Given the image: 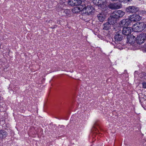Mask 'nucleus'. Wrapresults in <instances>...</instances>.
Segmentation results:
<instances>
[{
  "mask_svg": "<svg viewBox=\"0 0 146 146\" xmlns=\"http://www.w3.org/2000/svg\"><path fill=\"white\" fill-rule=\"evenodd\" d=\"M145 35L143 34H141L138 36L136 38L137 42L139 44H141L144 43L145 40Z\"/></svg>",
  "mask_w": 146,
  "mask_h": 146,
  "instance_id": "423d86ee",
  "label": "nucleus"
},
{
  "mask_svg": "<svg viewBox=\"0 0 146 146\" xmlns=\"http://www.w3.org/2000/svg\"><path fill=\"white\" fill-rule=\"evenodd\" d=\"M137 25H138L139 28L140 29V30L141 31L144 29L146 26L145 24L143 22L137 23Z\"/></svg>",
  "mask_w": 146,
  "mask_h": 146,
  "instance_id": "4468645a",
  "label": "nucleus"
},
{
  "mask_svg": "<svg viewBox=\"0 0 146 146\" xmlns=\"http://www.w3.org/2000/svg\"><path fill=\"white\" fill-rule=\"evenodd\" d=\"M129 19L131 22H135L140 21L141 19V17L139 15L134 14L130 16Z\"/></svg>",
  "mask_w": 146,
  "mask_h": 146,
  "instance_id": "0eeeda50",
  "label": "nucleus"
},
{
  "mask_svg": "<svg viewBox=\"0 0 146 146\" xmlns=\"http://www.w3.org/2000/svg\"><path fill=\"white\" fill-rule=\"evenodd\" d=\"M76 2L75 3V5L79 6L80 5L81 3V1L80 0H75Z\"/></svg>",
  "mask_w": 146,
  "mask_h": 146,
  "instance_id": "412c9836",
  "label": "nucleus"
},
{
  "mask_svg": "<svg viewBox=\"0 0 146 146\" xmlns=\"http://www.w3.org/2000/svg\"><path fill=\"white\" fill-rule=\"evenodd\" d=\"M117 20V19L116 18L112 16V15H111L110 17L108 19V22L110 25H113L116 23Z\"/></svg>",
  "mask_w": 146,
  "mask_h": 146,
  "instance_id": "9b49d317",
  "label": "nucleus"
},
{
  "mask_svg": "<svg viewBox=\"0 0 146 146\" xmlns=\"http://www.w3.org/2000/svg\"><path fill=\"white\" fill-rule=\"evenodd\" d=\"M145 37H146V34H145Z\"/></svg>",
  "mask_w": 146,
  "mask_h": 146,
  "instance_id": "393cba45",
  "label": "nucleus"
},
{
  "mask_svg": "<svg viewBox=\"0 0 146 146\" xmlns=\"http://www.w3.org/2000/svg\"><path fill=\"white\" fill-rule=\"evenodd\" d=\"M132 31V28L131 27H124L123 29L122 33L125 35H128Z\"/></svg>",
  "mask_w": 146,
  "mask_h": 146,
  "instance_id": "6e6552de",
  "label": "nucleus"
},
{
  "mask_svg": "<svg viewBox=\"0 0 146 146\" xmlns=\"http://www.w3.org/2000/svg\"><path fill=\"white\" fill-rule=\"evenodd\" d=\"M106 9L108 7L112 9H120L121 7V5L120 3H110Z\"/></svg>",
  "mask_w": 146,
  "mask_h": 146,
  "instance_id": "20e7f679",
  "label": "nucleus"
},
{
  "mask_svg": "<svg viewBox=\"0 0 146 146\" xmlns=\"http://www.w3.org/2000/svg\"><path fill=\"white\" fill-rule=\"evenodd\" d=\"M121 25L122 26H128L130 23V20L129 19H123L121 22Z\"/></svg>",
  "mask_w": 146,
  "mask_h": 146,
  "instance_id": "f8f14e48",
  "label": "nucleus"
},
{
  "mask_svg": "<svg viewBox=\"0 0 146 146\" xmlns=\"http://www.w3.org/2000/svg\"><path fill=\"white\" fill-rule=\"evenodd\" d=\"M139 9L135 6H129L126 8V11L127 13H133L138 11Z\"/></svg>",
  "mask_w": 146,
  "mask_h": 146,
  "instance_id": "39448f33",
  "label": "nucleus"
},
{
  "mask_svg": "<svg viewBox=\"0 0 146 146\" xmlns=\"http://www.w3.org/2000/svg\"><path fill=\"white\" fill-rule=\"evenodd\" d=\"M122 35L119 34H115L114 36V39L115 40L117 41H121L122 40Z\"/></svg>",
  "mask_w": 146,
  "mask_h": 146,
  "instance_id": "2eb2a0df",
  "label": "nucleus"
},
{
  "mask_svg": "<svg viewBox=\"0 0 146 146\" xmlns=\"http://www.w3.org/2000/svg\"><path fill=\"white\" fill-rule=\"evenodd\" d=\"M92 2L94 4L100 6L103 9L104 11L106 10V9L107 8L106 5V0H93Z\"/></svg>",
  "mask_w": 146,
  "mask_h": 146,
  "instance_id": "f257e3e1",
  "label": "nucleus"
},
{
  "mask_svg": "<svg viewBox=\"0 0 146 146\" xmlns=\"http://www.w3.org/2000/svg\"><path fill=\"white\" fill-rule=\"evenodd\" d=\"M98 20L101 22H103L105 19L106 16L103 13H100L97 16Z\"/></svg>",
  "mask_w": 146,
  "mask_h": 146,
  "instance_id": "ddd939ff",
  "label": "nucleus"
},
{
  "mask_svg": "<svg viewBox=\"0 0 146 146\" xmlns=\"http://www.w3.org/2000/svg\"><path fill=\"white\" fill-rule=\"evenodd\" d=\"M92 131L96 133H97V131L98 132V131L97 130V129L95 126L93 127L92 129Z\"/></svg>",
  "mask_w": 146,
  "mask_h": 146,
  "instance_id": "4be33fe9",
  "label": "nucleus"
},
{
  "mask_svg": "<svg viewBox=\"0 0 146 146\" xmlns=\"http://www.w3.org/2000/svg\"><path fill=\"white\" fill-rule=\"evenodd\" d=\"M7 135V132L5 131L1 130L0 131V138H5Z\"/></svg>",
  "mask_w": 146,
  "mask_h": 146,
  "instance_id": "f3484780",
  "label": "nucleus"
},
{
  "mask_svg": "<svg viewBox=\"0 0 146 146\" xmlns=\"http://www.w3.org/2000/svg\"><path fill=\"white\" fill-rule=\"evenodd\" d=\"M110 25L108 22L104 24L103 29L105 30H108L110 29Z\"/></svg>",
  "mask_w": 146,
  "mask_h": 146,
  "instance_id": "6ab92c4d",
  "label": "nucleus"
},
{
  "mask_svg": "<svg viewBox=\"0 0 146 146\" xmlns=\"http://www.w3.org/2000/svg\"><path fill=\"white\" fill-rule=\"evenodd\" d=\"M83 5L75 7L72 9V11L75 13H78L81 11L83 12Z\"/></svg>",
  "mask_w": 146,
  "mask_h": 146,
  "instance_id": "1a4fd4ad",
  "label": "nucleus"
},
{
  "mask_svg": "<svg viewBox=\"0 0 146 146\" xmlns=\"http://www.w3.org/2000/svg\"><path fill=\"white\" fill-rule=\"evenodd\" d=\"M135 33L134 32L132 35L127 37L128 42L130 44H132L135 40Z\"/></svg>",
  "mask_w": 146,
  "mask_h": 146,
  "instance_id": "9d476101",
  "label": "nucleus"
},
{
  "mask_svg": "<svg viewBox=\"0 0 146 146\" xmlns=\"http://www.w3.org/2000/svg\"><path fill=\"white\" fill-rule=\"evenodd\" d=\"M132 0H119L120 2H130Z\"/></svg>",
  "mask_w": 146,
  "mask_h": 146,
  "instance_id": "5701e85b",
  "label": "nucleus"
},
{
  "mask_svg": "<svg viewBox=\"0 0 146 146\" xmlns=\"http://www.w3.org/2000/svg\"><path fill=\"white\" fill-rule=\"evenodd\" d=\"M62 13H63V15L68 16L70 14L71 12L69 9L62 10L61 11Z\"/></svg>",
  "mask_w": 146,
  "mask_h": 146,
  "instance_id": "a211bd4d",
  "label": "nucleus"
},
{
  "mask_svg": "<svg viewBox=\"0 0 146 146\" xmlns=\"http://www.w3.org/2000/svg\"><path fill=\"white\" fill-rule=\"evenodd\" d=\"M132 29L133 30L135 31L134 32L135 33V34L137 32L141 31L140 30V29L139 28L138 25H137V23L134 25Z\"/></svg>",
  "mask_w": 146,
  "mask_h": 146,
  "instance_id": "dca6fc26",
  "label": "nucleus"
},
{
  "mask_svg": "<svg viewBox=\"0 0 146 146\" xmlns=\"http://www.w3.org/2000/svg\"><path fill=\"white\" fill-rule=\"evenodd\" d=\"M75 0H69L68 3L72 6H74L75 5V2H76Z\"/></svg>",
  "mask_w": 146,
  "mask_h": 146,
  "instance_id": "aec40b11",
  "label": "nucleus"
},
{
  "mask_svg": "<svg viewBox=\"0 0 146 146\" xmlns=\"http://www.w3.org/2000/svg\"><path fill=\"white\" fill-rule=\"evenodd\" d=\"M125 13L121 10H119L115 11L112 14V16L115 17L117 19L123 17L125 14Z\"/></svg>",
  "mask_w": 146,
  "mask_h": 146,
  "instance_id": "7ed1b4c3",
  "label": "nucleus"
},
{
  "mask_svg": "<svg viewBox=\"0 0 146 146\" xmlns=\"http://www.w3.org/2000/svg\"><path fill=\"white\" fill-rule=\"evenodd\" d=\"M143 85V88H146V82H143L142 84Z\"/></svg>",
  "mask_w": 146,
  "mask_h": 146,
  "instance_id": "b1692460",
  "label": "nucleus"
},
{
  "mask_svg": "<svg viewBox=\"0 0 146 146\" xmlns=\"http://www.w3.org/2000/svg\"><path fill=\"white\" fill-rule=\"evenodd\" d=\"M83 12L84 13L87 14L89 15H92L95 12V10L94 8L90 5H88L86 7L85 5H83Z\"/></svg>",
  "mask_w": 146,
  "mask_h": 146,
  "instance_id": "f03ea898",
  "label": "nucleus"
}]
</instances>
